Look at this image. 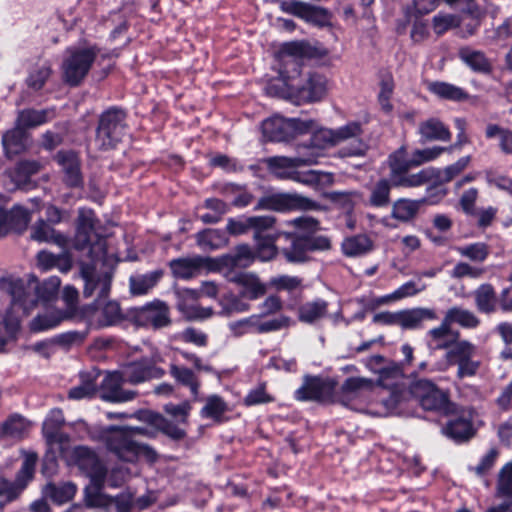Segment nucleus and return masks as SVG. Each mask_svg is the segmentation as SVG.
I'll use <instances>...</instances> for the list:
<instances>
[{"label": "nucleus", "instance_id": "nucleus-35", "mask_svg": "<svg viewBox=\"0 0 512 512\" xmlns=\"http://www.w3.org/2000/svg\"><path fill=\"white\" fill-rule=\"evenodd\" d=\"M29 422L19 414L10 415L0 423V438H23L29 429Z\"/></svg>", "mask_w": 512, "mask_h": 512}, {"label": "nucleus", "instance_id": "nucleus-3", "mask_svg": "<svg viewBox=\"0 0 512 512\" xmlns=\"http://www.w3.org/2000/svg\"><path fill=\"white\" fill-rule=\"evenodd\" d=\"M98 49L95 46H70L63 54L61 72L65 83L78 86L88 75Z\"/></svg>", "mask_w": 512, "mask_h": 512}, {"label": "nucleus", "instance_id": "nucleus-21", "mask_svg": "<svg viewBox=\"0 0 512 512\" xmlns=\"http://www.w3.org/2000/svg\"><path fill=\"white\" fill-rule=\"evenodd\" d=\"M55 160L62 169L64 182L69 187H80L83 184L80 160L75 152L59 151Z\"/></svg>", "mask_w": 512, "mask_h": 512}, {"label": "nucleus", "instance_id": "nucleus-48", "mask_svg": "<svg viewBox=\"0 0 512 512\" xmlns=\"http://www.w3.org/2000/svg\"><path fill=\"white\" fill-rule=\"evenodd\" d=\"M373 243L371 239L364 234L346 238L342 242V250L346 256H356L371 252Z\"/></svg>", "mask_w": 512, "mask_h": 512}, {"label": "nucleus", "instance_id": "nucleus-29", "mask_svg": "<svg viewBox=\"0 0 512 512\" xmlns=\"http://www.w3.org/2000/svg\"><path fill=\"white\" fill-rule=\"evenodd\" d=\"M289 118L272 116L262 123V132L269 141L281 142L289 140Z\"/></svg>", "mask_w": 512, "mask_h": 512}, {"label": "nucleus", "instance_id": "nucleus-40", "mask_svg": "<svg viewBox=\"0 0 512 512\" xmlns=\"http://www.w3.org/2000/svg\"><path fill=\"white\" fill-rule=\"evenodd\" d=\"M197 244L204 251H213L228 243L226 232L219 229H205L196 236Z\"/></svg>", "mask_w": 512, "mask_h": 512}, {"label": "nucleus", "instance_id": "nucleus-59", "mask_svg": "<svg viewBox=\"0 0 512 512\" xmlns=\"http://www.w3.org/2000/svg\"><path fill=\"white\" fill-rule=\"evenodd\" d=\"M486 137L488 139L498 137L501 150L506 154H512V131L496 124H489L486 127Z\"/></svg>", "mask_w": 512, "mask_h": 512}, {"label": "nucleus", "instance_id": "nucleus-51", "mask_svg": "<svg viewBox=\"0 0 512 512\" xmlns=\"http://www.w3.org/2000/svg\"><path fill=\"white\" fill-rule=\"evenodd\" d=\"M36 462L37 456L35 454L27 455L16 475L15 481L12 482V486L19 490V495L26 488L28 482L32 480L35 472Z\"/></svg>", "mask_w": 512, "mask_h": 512}, {"label": "nucleus", "instance_id": "nucleus-17", "mask_svg": "<svg viewBox=\"0 0 512 512\" xmlns=\"http://www.w3.org/2000/svg\"><path fill=\"white\" fill-rule=\"evenodd\" d=\"M376 387V383L365 377H349L341 385L340 401L342 404L354 409L355 401L364 399L368 394L372 393Z\"/></svg>", "mask_w": 512, "mask_h": 512}, {"label": "nucleus", "instance_id": "nucleus-7", "mask_svg": "<svg viewBox=\"0 0 512 512\" xmlns=\"http://www.w3.org/2000/svg\"><path fill=\"white\" fill-rule=\"evenodd\" d=\"M320 207L319 203L296 193H274L261 197L254 209L287 212L292 210H318Z\"/></svg>", "mask_w": 512, "mask_h": 512}, {"label": "nucleus", "instance_id": "nucleus-20", "mask_svg": "<svg viewBox=\"0 0 512 512\" xmlns=\"http://www.w3.org/2000/svg\"><path fill=\"white\" fill-rule=\"evenodd\" d=\"M270 173L279 179H290L296 168L301 166H310L311 160L305 159L301 153L297 152L295 157L274 156L265 160Z\"/></svg>", "mask_w": 512, "mask_h": 512}, {"label": "nucleus", "instance_id": "nucleus-42", "mask_svg": "<svg viewBox=\"0 0 512 512\" xmlns=\"http://www.w3.org/2000/svg\"><path fill=\"white\" fill-rule=\"evenodd\" d=\"M379 378L376 385L382 386L386 389H393L397 386L404 384V372L399 364L391 363L386 367L381 368L379 371Z\"/></svg>", "mask_w": 512, "mask_h": 512}, {"label": "nucleus", "instance_id": "nucleus-14", "mask_svg": "<svg viewBox=\"0 0 512 512\" xmlns=\"http://www.w3.org/2000/svg\"><path fill=\"white\" fill-rule=\"evenodd\" d=\"M336 144L334 130L326 128L315 129L312 131L309 142L298 144L296 151L301 153L305 159L311 160V165H314L324 156V151L327 147Z\"/></svg>", "mask_w": 512, "mask_h": 512}, {"label": "nucleus", "instance_id": "nucleus-1", "mask_svg": "<svg viewBox=\"0 0 512 512\" xmlns=\"http://www.w3.org/2000/svg\"><path fill=\"white\" fill-rule=\"evenodd\" d=\"M101 440L109 454L119 461L137 463L143 459L149 464L157 462L159 455L156 450L145 443L131 437L129 430L120 426H111L101 433Z\"/></svg>", "mask_w": 512, "mask_h": 512}, {"label": "nucleus", "instance_id": "nucleus-23", "mask_svg": "<svg viewBox=\"0 0 512 512\" xmlns=\"http://www.w3.org/2000/svg\"><path fill=\"white\" fill-rule=\"evenodd\" d=\"M285 241L291 244V251L293 256L298 253L306 251H320L325 252L331 248V241L326 236H299L297 234L284 235Z\"/></svg>", "mask_w": 512, "mask_h": 512}, {"label": "nucleus", "instance_id": "nucleus-26", "mask_svg": "<svg viewBox=\"0 0 512 512\" xmlns=\"http://www.w3.org/2000/svg\"><path fill=\"white\" fill-rule=\"evenodd\" d=\"M460 333L454 331L443 318L438 327L432 328L427 332L428 347L431 350H447L457 339Z\"/></svg>", "mask_w": 512, "mask_h": 512}, {"label": "nucleus", "instance_id": "nucleus-60", "mask_svg": "<svg viewBox=\"0 0 512 512\" xmlns=\"http://www.w3.org/2000/svg\"><path fill=\"white\" fill-rule=\"evenodd\" d=\"M390 396L383 401V404L389 411H395L401 408V406L413 398L411 393V386L409 389H406V386H400L393 389H390Z\"/></svg>", "mask_w": 512, "mask_h": 512}, {"label": "nucleus", "instance_id": "nucleus-32", "mask_svg": "<svg viewBox=\"0 0 512 512\" xmlns=\"http://www.w3.org/2000/svg\"><path fill=\"white\" fill-rule=\"evenodd\" d=\"M459 59L475 72L488 73L491 63L485 54L469 46H463L458 50Z\"/></svg>", "mask_w": 512, "mask_h": 512}, {"label": "nucleus", "instance_id": "nucleus-8", "mask_svg": "<svg viewBox=\"0 0 512 512\" xmlns=\"http://www.w3.org/2000/svg\"><path fill=\"white\" fill-rule=\"evenodd\" d=\"M337 382L334 379L320 376L305 375L302 385L295 391L298 401L333 402Z\"/></svg>", "mask_w": 512, "mask_h": 512}, {"label": "nucleus", "instance_id": "nucleus-56", "mask_svg": "<svg viewBox=\"0 0 512 512\" xmlns=\"http://www.w3.org/2000/svg\"><path fill=\"white\" fill-rule=\"evenodd\" d=\"M226 411V402L220 396L212 395L206 399V404L201 410V415L204 418L219 421Z\"/></svg>", "mask_w": 512, "mask_h": 512}, {"label": "nucleus", "instance_id": "nucleus-43", "mask_svg": "<svg viewBox=\"0 0 512 512\" xmlns=\"http://www.w3.org/2000/svg\"><path fill=\"white\" fill-rule=\"evenodd\" d=\"M219 260L218 270L229 282L238 285L241 282L240 279L249 274L244 270L246 264L240 263L242 258H219Z\"/></svg>", "mask_w": 512, "mask_h": 512}, {"label": "nucleus", "instance_id": "nucleus-2", "mask_svg": "<svg viewBox=\"0 0 512 512\" xmlns=\"http://www.w3.org/2000/svg\"><path fill=\"white\" fill-rule=\"evenodd\" d=\"M119 258H89L81 263L80 274L84 280L83 295L90 298L97 295L96 304L108 297L114 266Z\"/></svg>", "mask_w": 512, "mask_h": 512}, {"label": "nucleus", "instance_id": "nucleus-39", "mask_svg": "<svg viewBox=\"0 0 512 512\" xmlns=\"http://www.w3.org/2000/svg\"><path fill=\"white\" fill-rule=\"evenodd\" d=\"M438 176V169L427 167L414 174H402L395 180V186L402 187H419L426 183L435 182V177Z\"/></svg>", "mask_w": 512, "mask_h": 512}, {"label": "nucleus", "instance_id": "nucleus-46", "mask_svg": "<svg viewBox=\"0 0 512 512\" xmlns=\"http://www.w3.org/2000/svg\"><path fill=\"white\" fill-rule=\"evenodd\" d=\"M240 280L241 282L238 284L242 287L240 294L246 299L256 300L267 293V286L253 273L247 274Z\"/></svg>", "mask_w": 512, "mask_h": 512}, {"label": "nucleus", "instance_id": "nucleus-47", "mask_svg": "<svg viewBox=\"0 0 512 512\" xmlns=\"http://www.w3.org/2000/svg\"><path fill=\"white\" fill-rule=\"evenodd\" d=\"M428 89L431 93L446 100L461 101L468 98V94L462 88L447 82H432Z\"/></svg>", "mask_w": 512, "mask_h": 512}, {"label": "nucleus", "instance_id": "nucleus-58", "mask_svg": "<svg viewBox=\"0 0 512 512\" xmlns=\"http://www.w3.org/2000/svg\"><path fill=\"white\" fill-rule=\"evenodd\" d=\"M448 149L446 147L441 146H433L429 148L424 149H416L413 151L410 163L413 165V167H418L424 163L434 161L435 159L439 158L444 152H446Z\"/></svg>", "mask_w": 512, "mask_h": 512}, {"label": "nucleus", "instance_id": "nucleus-10", "mask_svg": "<svg viewBox=\"0 0 512 512\" xmlns=\"http://www.w3.org/2000/svg\"><path fill=\"white\" fill-rule=\"evenodd\" d=\"M0 290L11 296V307L13 311L26 316L35 307L36 299L25 289V283L21 279L12 276L0 279Z\"/></svg>", "mask_w": 512, "mask_h": 512}, {"label": "nucleus", "instance_id": "nucleus-33", "mask_svg": "<svg viewBox=\"0 0 512 512\" xmlns=\"http://www.w3.org/2000/svg\"><path fill=\"white\" fill-rule=\"evenodd\" d=\"M31 238L38 242H53L61 247L69 246V240L57 233L51 224L43 219L38 220L31 228Z\"/></svg>", "mask_w": 512, "mask_h": 512}, {"label": "nucleus", "instance_id": "nucleus-50", "mask_svg": "<svg viewBox=\"0 0 512 512\" xmlns=\"http://www.w3.org/2000/svg\"><path fill=\"white\" fill-rule=\"evenodd\" d=\"M161 271H153L145 275H135L130 277V291L133 295L146 294L153 288L160 277Z\"/></svg>", "mask_w": 512, "mask_h": 512}, {"label": "nucleus", "instance_id": "nucleus-54", "mask_svg": "<svg viewBox=\"0 0 512 512\" xmlns=\"http://www.w3.org/2000/svg\"><path fill=\"white\" fill-rule=\"evenodd\" d=\"M389 166L391 169V177L394 182L402 174L407 173L411 168H413V165L410 163V159L406 158L405 147H400L390 155Z\"/></svg>", "mask_w": 512, "mask_h": 512}, {"label": "nucleus", "instance_id": "nucleus-62", "mask_svg": "<svg viewBox=\"0 0 512 512\" xmlns=\"http://www.w3.org/2000/svg\"><path fill=\"white\" fill-rule=\"evenodd\" d=\"M155 426L165 435L173 440H182L186 437L184 429L180 428L177 424L164 418L161 415H155L153 418Z\"/></svg>", "mask_w": 512, "mask_h": 512}, {"label": "nucleus", "instance_id": "nucleus-13", "mask_svg": "<svg viewBox=\"0 0 512 512\" xmlns=\"http://www.w3.org/2000/svg\"><path fill=\"white\" fill-rule=\"evenodd\" d=\"M160 361L159 356L142 358L139 361L127 364L121 372L126 382L139 384L153 378H160L165 374L164 369L157 366Z\"/></svg>", "mask_w": 512, "mask_h": 512}, {"label": "nucleus", "instance_id": "nucleus-61", "mask_svg": "<svg viewBox=\"0 0 512 512\" xmlns=\"http://www.w3.org/2000/svg\"><path fill=\"white\" fill-rule=\"evenodd\" d=\"M461 23V18L455 14H448L439 12L432 19L434 32L437 35H442L448 30L458 27Z\"/></svg>", "mask_w": 512, "mask_h": 512}, {"label": "nucleus", "instance_id": "nucleus-44", "mask_svg": "<svg viewBox=\"0 0 512 512\" xmlns=\"http://www.w3.org/2000/svg\"><path fill=\"white\" fill-rule=\"evenodd\" d=\"M170 374L179 384L188 387L194 398H197L199 394L200 381L191 369L185 366L171 364Z\"/></svg>", "mask_w": 512, "mask_h": 512}, {"label": "nucleus", "instance_id": "nucleus-64", "mask_svg": "<svg viewBox=\"0 0 512 512\" xmlns=\"http://www.w3.org/2000/svg\"><path fill=\"white\" fill-rule=\"evenodd\" d=\"M497 492L499 496L508 497L512 500V462L501 469L497 482Z\"/></svg>", "mask_w": 512, "mask_h": 512}, {"label": "nucleus", "instance_id": "nucleus-30", "mask_svg": "<svg viewBox=\"0 0 512 512\" xmlns=\"http://www.w3.org/2000/svg\"><path fill=\"white\" fill-rule=\"evenodd\" d=\"M474 302L477 310L483 314H493L497 310L499 300L495 288L491 284H482L474 292Z\"/></svg>", "mask_w": 512, "mask_h": 512}, {"label": "nucleus", "instance_id": "nucleus-19", "mask_svg": "<svg viewBox=\"0 0 512 512\" xmlns=\"http://www.w3.org/2000/svg\"><path fill=\"white\" fill-rule=\"evenodd\" d=\"M287 234V232H279L277 234L254 233L253 238L257 251L269 256H276L278 254L293 256V252H290L291 244L285 241L284 235Z\"/></svg>", "mask_w": 512, "mask_h": 512}, {"label": "nucleus", "instance_id": "nucleus-31", "mask_svg": "<svg viewBox=\"0 0 512 512\" xmlns=\"http://www.w3.org/2000/svg\"><path fill=\"white\" fill-rule=\"evenodd\" d=\"M444 319L450 326L457 324L464 329H476L481 324L480 318L473 311L460 306L449 308Z\"/></svg>", "mask_w": 512, "mask_h": 512}, {"label": "nucleus", "instance_id": "nucleus-9", "mask_svg": "<svg viewBox=\"0 0 512 512\" xmlns=\"http://www.w3.org/2000/svg\"><path fill=\"white\" fill-rule=\"evenodd\" d=\"M72 459L78 468L91 479L93 486L101 489L107 470L97 454L88 447L78 446L72 451Z\"/></svg>", "mask_w": 512, "mask_h": 512}, {"label": "nucleus", "instance_id": "nucleus-12", "mask_svg": "<svg viewBox=\"0 0 512 512\" xmlns=\"http://www.w3.org/2000/svg\"><path fill=\"white\" fill-rule=\"evenodd\" d=\"M280 9L315 26L325 27L329 26L331 22V14L327 9L305 2L281 1Z\"/></svg>", "mask_w": 512, "mask_h": 512}, {"label": "nucleus", "instance_id": "nucleus-22", "mask_svg": "<svg viewBox=\"0 0 512 512\" xmlns=\"http://www.w3.org/2000/svg\"><path fill=\"white\" fill-rule=\"evenodd\" d=\"M30 219L29 212L20 206H14L9 211L0 210V236L9 232L21 233L27 228Z\"/></svg>", "mask_w": 512, "mask_h": 512}, {"label": "nucleus", "instance_id": "nucleus-52", "mask_svg": "<svg viewBox=\"0 0 512 512\" xmlns=\"http://www.w3.org/2000/svg\"><path fill=\"white\" fill-rule=\"evenodd\" d=\"M49 113L48 110L25 109L19 112L16 124L24 130L34 128L46 123Z\"/></svg>", "mask_w": 512, "mask_h": 512}, {"label": "nucleus", "instance_id": "nucleus-4", "mask_svg": "<svg viewBox=\"0 0 512 512\" xmlns=\"http://www.w3.org/2000/svg\"><path fill=\"white\" fill-rule=\"evenodd\" d=\"M95 214L90 209H80L77 218L76 234L72 246L79 251L89 248L88 256L106 254L105 239L96 232Z\"/></svg>", "mask_w": 512, "mask_h": 512}, {"label": "nucleus", "instance_id": "nucleus-34", "mask_svg": "<svg viewBox=\"0 0 512 512\" xmlns=\"http://www.w3.org/2000/svg\"><path fill=\"white\" fill-rule=\"evenodd\" d=\"M443 431L448 437L459 442L466 441L475 434L471 420L465 417H458L449 421Z\"/></svg>", "mask_w": 512, "mask_h": 512}, {"label": "nucleus", "instance_id": "nucleus-41", "mask_svg": "<svg viewBox=\"0 0 512 512\" xmlns=\"http://www.w3.org/2000/svg\"><path fill=\"white\" fill-rule=\"evenodd\" d=\"M422 203L423 200L398 199L393 203L391 215L396 220L409 222L416 217Z\"/></svg>", "mask_w": 512, "mask_h": 512}, {"label": "nucleus", "instance_id": "nucleus-28", "mask_svg": "<svg viewBox=\"0 0 512 512\" xmlns=\"http://www.w3.org/2000/svg\"><path fill=\"white\" fill-rule=\"evenodd\" d=\"M437 318L435 310L430 308H414L398 312V325L403 329H418L424 320Z\"/></svg>", "mask_w": 512, "mask_h": 512}, {"label": "nucleus", "instance_id": "nucleus-25", "mask_svg": "<svg viewBox=\"0 0 512 512\" xmlns=\"http://www.w3.org/2000/svg\"><path fill=\"white\" fill-rule=\"evenodd\" d=\"M292 89H296L299 96L308 102L321 100L327 93V80L318 73H310L302 86L290 84Z\"/></svg>", "mask_w": 512, "mask_h": 512}, {"label": "nucleus", "instance_id": "nucleus-55", "mask_svg": "<svg viewBox=\"0 0 512 512\" xmlns=\"http://www.w3.org/2000/svg\"><path fill=\"white\" fill-rule=\"evenodd\" d=\"M122 318L121 309L116 301H108L100 307V317L97 320L98 327L111 326Z\"/></svg>", "mask_w": 512, "mask_h": 512}, {"label": "nucleus", "instance_id": "nucleus-63", "mask_svg": "<svg viewBox=\"0 0 512 512\" xmlns=\"http://www.w3.org/2000/svg\"><path fill=\"white\" fill-rule=\"evenodd\" d=\"M51 73L52 70L49 65L37 66L30 71L26 79V84L34 91H38L44 87Z\"/></svg>", "mask_w": 512, "mask_h": 512}, {"label": "nucleus", "instance_id": "nucleus-38", "mask_svg": "<svg viewBox=\"0 0 512 512\" xmlns=\"http://www.w3.org/2000/svg\"><path fill=\"white\" fill-rule=\"evenodd\" d=\"M2 144L8 157L19 154L26 146L25 130L16 124L15 128L3 135Z\"/></svg>", "mask_w": 512, "mask_h": 512}, {"label": "nucleus", "instance_id": "nucleus-27", "mask_svg": "<svg viewBox=\"0 0 512 512\" xmlns=\"http://www.w3.org/2000/svg\"><path fill=\"white\" fill-rule=\"evenodd\" d=\"M420 142L426 143L431 141H450L451 132L449 128L438 118H429L422 121L418 127Z\"/></svg>", "mask_w": 512, "mask_h": 512}, {"label": "nucleus", "instance_id": "nucleus-45", "mask_svg": "<svg viewBox=\"0 0 512 512\" xmlns=\"http://www.w3.org/2000/svg\"><path fill=\"white\" fill-rule=\"evenodd\" d=\"M391 182L380 179L370 187L368 204L372 207L382 208L390 204Z\"/></svg>", "mask_w": 512, "mask_h": 512}, {"label": "nucleus", "instance_id": "nucleus-5", "mask_svg": "<svg viewBox=\"0 0 512 512\" xmlns=\"http://www.w3.org/2000/svg\"><path fill=\"white\" fill-rule=\"evenodd\" d=\"M126 113L112 107L104 111L99 118L96 130V143L103 150L114 148L126 133Z\"/></svg>", "mask_w": 512, "mask_h": 512}, {"label": "nucleus", "instance_id": "nucleus-57", "mask_svg": "<svg viewBox=\"0 0 512 512\" xmlns=\"http://www.w3.org/2000/svg\"><path fill=\"white\" fill-rule=\"evenodd\" d=\"M241 294L226 293L220 299L222 314L230 315L232 313L245 312L249 310V304L243 301Z\"/></svg>", "mask_w": 512, "mask_h": 512}, {"label": "nucleus", "instance_id": "nucleus-6", "mask_svg": "<svg viewBox=\"0 0 512 512\" xmlns=\"http://www.w3.org/2000/svg\"><path fill=\"white\" fill-rule=\"evenodd\" d=\"M411 393L426 411L448 414L452 410L449 393L427 379H419L411 384Z\"/></svg>", "mask_w": 512, "mask_h": 512}, {"label": "nucleus", "instance_id": "nucleus-36", "mask_svg": "<svg viewBox=\"0 0 512 512\" xmlns=\"http://www.w3.org/2000/svg\"><path fill=\"white\" fill-rule=\"evenodd\" d=\"M70 315L57 309H48L45 313L37 315L30 322V329L33 332H40L51 329L59 325L63 320L68 319Z\"/></svg>", "mask_w": 512, "mask_h": 512}, {"label": "nucleus", "instance_id": "nucleus-53", "mask_svg": "<svg viewBox=\"0 0 512 512\" xmlns=\"http://www.w3.org/2000/svg\"><path fill=\"white\" fill-rule=\"evenodd\" d=\"M200 258H176L170 263V267L176 277L189 279L196 275Z\"/></svg>", "mask_w": 512, "mask_h": 512}, {"label": "nucleus", "instance_id": "nucleus-18", "mask_svg": "<svg viewBox=\"0 0 512 512\" xmlns=\"http://www.w3.org/2000/svg\"><path fill=\"white\" fill-rule=\"evenodd\" d=\"M126 382L122 372L115 371L108 373L100 386L101 398L111 402H125L136 397V392L124 390L122 384Z\"/></svg>", "mask_w": 512, "mask_h": 512}, {"label": "nucleus", "instance_id": "nucleus-24", "mask_svg": "<svg viewBox=\"0 0 512 512\" xmlns=\"http://www.w3.org/2000/svg\"><path fill=\"white\" fill-rule=\"evenodd\" d=\"M476 346L467 340L457 339L447 350L444 361L435 366L436 371L444 372L453 365H459L468 356H474Z\"/></svg>", "mask_w": 512, "mask_h": 512}, {"label": "nucleus", "instance_id": "nucleus-49", "mask_svg": "<svg viewBox=\"0 0 512 512\" xmlns=\"http://www.w3.org/2000/svg\"><path fill=\"white\" fill-rule=\"evenodd\" d=\"M44 493L54 502L62 504L70 501L74 497L76 486L71 482L61 484L49 483L45 486Z\"/></svg>", "mask_w": 512, "mask_h": 512}, {"label": "nucleus", "instance_id": "nucleus-15", "mask_svg": "<svg viewBox=\"0 0 512 512\" xmlns=\"http://www.w3.org/2000/svg\"><path fill=\"white\" fill-rule=\"evenodd\" d=\"M134 318L138 325L154 329L166 327L171 323L169 307L160 300H155L138 309Z\"/></svg>", "mask_w": 512, "mask_h": 512}, {"label": "nucleus", "instance_id": "nucleus-11", "mask_svg": "<svg viewBox=\"0 0 512 512\" xmlns=\"http://www.w3.org/2000/svg\"><path fill=\"white\" fill-rule=\"evenodd\" d=\"M304 45L298 42L285 44L279 53V74L288 86L301 74Z\"/></svg>", "mask_w": 512, "mask_h": 512}, {"label": "nucleus", "instance_id": "nucleus-37", "mask_svg": "<svg viewBox=\"0 0 512 512\" xmlns=\"http://www.w3.org/2000/svg\"><path fill=\"white\" fill-rule=\"evenodd\" d=\"M328 313V303L318 299L306 302L299 307L298 319L303 323L313 324L324 318Z\"/></svg>", "mask_w": 512, "mask_h": 512}, {"label": "nucleus", "instance_id": "nucleus-16", "mask_svg": "<svg viewBox=\"0 0 512 512\" xmlns=\"http://www.w3.org/2000/svg\"><path fill=\"white\" fill-rule=\"evenodd\" d=\"M177 308L189 321L205 320L213 316L212 307L200 306L197 301L200 293L193 289H183L177 292Z\"/></svg>", "mask_w": 512, "mask_h": 512}]
</instances>
